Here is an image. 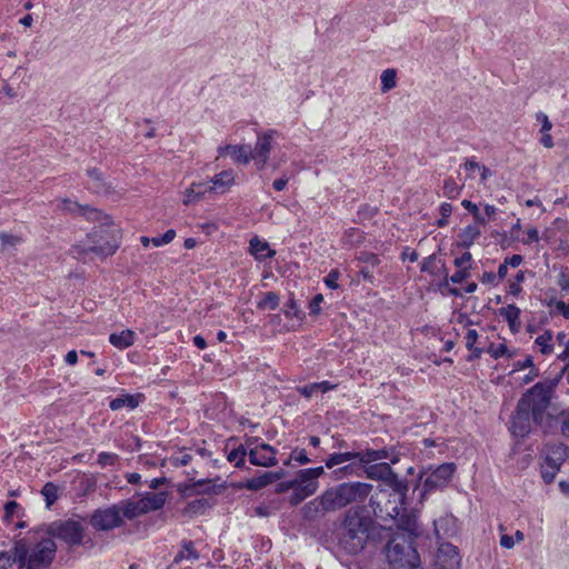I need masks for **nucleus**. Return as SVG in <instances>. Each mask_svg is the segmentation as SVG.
Listing matches in <instances>:
<instances>
[{
    "label": "nucleus",
    "instance_id": "1",
    "mask_svg": "<svg viewBox=\"0 0 569 569\" xmlns=\"http://www.w3.org/2000/svg\"><path fill=\"white\" fill-rule=\"evenodd\" d=\"M562 378V372L555 378H548L537 382L519 398L516 409L511 415L510 432L517 438L527 437L532 429V423L543 427L546 419L552 416L547 413L556 393V388Z\"/></svg>",
    "mask_w": 569,
    "mask_h": 569
},
{
    "label": "nucleus",
    "instance_id": "2",
    "mask_svg": "<svg viewBox=\"0 0 569 569\" xmlns=\"http://www.w3.org/2000/svg\"><path fill=\"white\" fill-rule=\"evenodd\" d=\"M407 506L408 501L390 496L387 489H380L379 493L369 498V507L375 517L385 523L383 528L391 530L395 527L403 533H418V515Z\"/></svg>",
    "mask_w": 569,
    "mask_h": 569
},
{
    "label": "nucleus",
    "instance_id": "3",
    "mask_svg": "<svg viewBox=\"0 0 569 569\" xmlns=\"http://www.w3.org/2000/svg\"><path fill=\"white\" fill-rule=\"evenodd\" d=\"M57 545L50 538H44L36 543L18 541L14 546V560L20 568L50 569L54 559Z\"/></svg>",
    "mask_w": 569,
    "mask_h": 569
},
{
    "label": "nucleus",
    "instance_id": "4",
    "mask_svg": "<svg viewBox=\"0 0 569 569\" xmlns=\"http://www.w3.org/2000/svg\"><path fill=\"white\" fill-rule=\"evenodd\" d=\"M456 469L453 462H443L438 466L430 465L427 468H422L413 487V491H419V502L423 503L429 495L447 488Z\"/></svg>",
    "mask_w": 569,
    "mask_h": 569
},
{
    "label": "nucleus",
    "instance_id": "5",
    "mask_svg": "<svg viewBox=\"0 0 569 569\" xmlns=\"http://www.w3.org/2000/svg\"><path fill=\"white\" fill-rule=\"evenodd\" d=\"M418 536H390L385 553L392 569H413L420 566V556L416 549Z\"/></svg>",
    "mask_w": 569,
    "mask_h": 569
},
{
    "label": "nucleus",
    "instance_id": "6",
    "mask_svg": "<svg viewBox=\"0 0 569 569\" xmlns=\"http://www.w3.org/2000/svg\"><path fill=\"white\" fill-rule=\"evenodd\" d=\"M373 486L368 482H342L326 490V503L333 511L340 510L351 503L362 505L370 496Z\"/></svg>",
    "mask_w": 569,
    "mask_h": 569
},
{
    "label": "nucleus",
    "instance_id": "7",
    "mask_svg": "<svg viewBox=\"0 0 569 569\" xmlns=\"http://www.w3.org/2000/svg\"><path fill=\"white\" fill-rule=\"evenodd\" d=\"M88 247L86 251L101 257L112 256L119 248L118 230L109 222H102L87 234Z\"/></svg>",
    "mask_w": 569,
    "mask_h": 569
},
{
    "label": "nucleus",
    "instance_id": "8",
    "mask_svg": "<svg viewBox=\"0 0 569 569\" xmlns=\"http://www.w3.org/2000/svg\"><path fill=\"white\" fill-rule=\"evenodd\" d=\"M376 519L366 505H356L346 510L341 526L347 533H373L378 528Z\"/></svg>",
    "mask_w": 569,
    "mask_h": 569
},
{
    "label": "nucleus",
    "instance_id": "9",
    "mask_svg": "<svg viewBox=\"0 0 569 569\" xmlns=\"http://www.w3.org/2000/svg\"><path fill=\"white\" fill-rule=\"evenodd\" d=\"M126 500L106 508L97 509L90 517L89 523L97 531H110L124 523Z\"/></svg>",
    "mask_w": 569,
    "mask_h": 569
},
{
    "label": "nucleus",
    "instance_id": "10",
    "mask_svg": "<svg viewBox=\"0 0 569 569\" xmlns=\"http://www.w3.org/2000/svg\"><path fill=\"white\" fill-rule=\"evenodd\" d=\"M168 498L166 491L147 492L139 500L126 499L124 517L132 520L141 515L161 509Z\"/></svg>",
    "mask_w": 569,
    "mask_h": 569
},
{
    "label": "nucleus",
    "instance_id": "11",
    "mask_svg": "<svg viewBox=\"0 0 569 569\" xmlns=\"http://www.w3.org/2000/svg\"><path fill=\"white\" fill-rule=\"evenodd\" d=\"M436 536L437 550L432 555V569H459L461 557L456 546L440 542Z\"/></svg>",
    "mask_w": 569,
    "mask_h": 569
},
{
    "label": "nucleus",
    "instance_id": "12",
    "mask_svg": "<svg viewBox=\"0 0 569 569\" xmlns=\"http://www.w3.org/2000/svg\"><path fill=\"white\" fill-rule=\"evenodd\" d=\"M86 519L73 516L68 519H58L51 523H43L32 530V533H83L86 529ZM28 533H31L29 531Z\"/></svg>",
    "mask_w": 569,
    "mask_h": 569
},
{
    "label": "nucleus",
    "instance_id": "13",
    "mask_svg": "<svg viewBox=\"0 0 569 569\" xmlns=\"http://www.w3.org/2000/svg\"><path fill=\"white\" fill-rule=\"evenodd\" d=\"M359 466L366 467L369 463L380 460H389L390 463L396 465L400 461V451L397 446L383 447L380 449L366 448L358 451Z\"/></svg>",
    "mask_w": 569,
    "mask_h": 569
},
{
    "label": "nucleus",
    "instance_id": "14",
    "mask_svg": "<svg viewBox=\"0 0 569 569\" xmlns=\"http://www.w3.org/2000/svg\"><path fill=\"white\" fill-rule=\"evenodd\" d=\"M274 130H269L263 133H259L257 142L253 149L250 148L251 158L254 160L256 166L259 170H262L269 159L271 151V142L273 139Z\"/></svg>",
    "mask_w": 569,
    "mask_h": 569
},
{
    "label": "nucleus",
    "instance_id": "15",
    "mask_svg": "<svg viewBox=\"0 0 569 569\" xmlns=\"http://www.w3.org/2000/svg\"><path fill=\"white\" fill-rule=\"evenodd\" d=\"M222 488V486L214 485L210 479H201L192 483L183 485L179 488V491L187 498L192 496L211 497L212 495L220 493Z\"/></svg>",
    "mask_w": 569,
    "mask_h": 569
},
{
    "label": "nucleus",
    "instance_id": "16",
    "mask_svg": "<svg viewBox=\"0 0 569 569\" xmlns=\"http://www.w3.org/2000/svg\"><path fill=\"white\" fill-rule=\"evenodd\" d=\"M277 450L268 445L260 443L248 451L249 461L253 466L273 467L278 463Z\"/></svg>",
    "mask_w": 569,
    "mask_h": 569
},
{
    "label": "nucleus",
    "instance_id": "17",
    "mask_svg": "<svg viewBox=\"0 0 569 569\" xmlns=\"http://www.w3.org/2000/svg\"><path fill=\"white\" fill-rule=\"evenodd\" d=\"M62 210L83 216L89 221L109 222V217L104 216L100 210L68 199L62 201Z\"/></svg>",
    "mask_w": 569,
    "mask_h": 569
},
{
    "label": "nucleus",
    "instance_id": "18",
    "mask_svg": "<svg viewBox=\"0 0 569 569\" xmlns=\"http://www.w3.org/2000/svg\"><path fill=\"white\" fill-rule=\"evenodd\" d=\"M326 491L322 492L321 496L315 498L313 500L307 502L302 507L303 518L307 520H316L323 517L327 512H333L331 507H328L326 503Z\"/></svg>",
    "mask_w": 569,
    "mask_h": 569
},
{
    "label": "nucleus",
    "instance_id": "19",
    "mask_svg": "<svg viewBox=\"0 0 569 569\" xmlns=\"http://www.w3.org/2000/svg\"><path fill=\"white\" fill-rule=\"evenodd\" d=\"M337 539V545L340 551L346 555L359 553L367 542L369 536H330Z\"/></svg>",
    "mask_w": 569,
    "mask_h": 569
},
{
    "label": "nucleus",
    "instance_id": "20",
    "mask_svg": "<svg viewBox=\"0 0 569 569\" xmlns=\"http://www.w3.org/2000/svg\"><path fill=\"white\" fill-rule=\"evenodd\" d=\"M569 456V449L563 443H551L546 446L545 465L560 468Z\"/></svg>",
    "mask_w": 569,
    "mask_h": 569
},
{
    "label": "nucleus",
    "instance_id": "21",
    "mask_svg": "<svg viewBox=\"0 0 569 569\" xmlns=\"http://www.w3.org/2000/svg\"><path fill=\"white\" fill-rule=\"evenodd\" d=\"M284 476L283 470L279 471H263L259 476L248 479L244 483V488L250 491H258L268 485L280 480Z\"/></svg>",
    "mask_w": 569,
    "mask_h": 569
},
{
    "label": "nucleus",
    "instance_id": "22",
    "mask_svg": "<svg viewBox=\"0 0 569 569\" xmlns=\"http://www.w3.org/2000/svg\"><path fill=\"white\" fill-rule=\"evenodd\" d=\"M391 465L392 463L388 462L369 463L366 467H362V471L366 473L368 479L382 481L385 483L395 472Z\"/></svg>",
    "mask_w": 569,
    "mask_h": 569
},
{
    "label": "nucleus",
    "instance_id": "23",
    "mask_svg": "<svg viewBox=\"0 0 569 569\" xmlns=\"http://www.w3.org/2000/svg\"><path fill=\"white\" fill-rule=\"evenodd\" d=\"M383 485L388 488L387 493L400 498L401 500L408 501L409 482L407 479L399 478L396 471L387 479Z\"/></svg>",
    "mask_w": 569,
    "mask_h": 569
},
{
    "label": "nucleus",
    "instance_id": "24",
    "mask_svg": "<svg viewBox=\"0 0 569 569\" xmlns=\"http://www.w3.org/2000/svg\"><path fill=\"white\" fill-rule=\"evenodd\" d=\"M218 152L220 156L229 154L236 162L244 164L252 160L249 146L227 144L224 147H219Z\"/></svg>",
    "mask_w": 569,
    "mask_h": 569
},
{
    "label": "nucleus",
    "instance_id": "25",
    "mask_svg": "<svg viewBox=\"0 0 569 569\" xmlns=\"http://www.w3.org/2000/svg\"><path fill=\"white\" fill-rule=\"evenodd\" d=\"M144 399L142 393H122L119 397L112 399L109 402V408L113 411L120 410L122 408H128L130 410L136 409L140 402Z\"/></svg>",
    "mask_w": 569,
    "mask_h": 569
},
{
    "label": "nucleus",
    "instance_id": "26",
    "mask_svg": "<svg viewBox=\"0 0 569 569\" xmlns=\"http://www.w3.org/2000/svg\"><path fill=\"white\" fill-rule=\"evenodd\" d=\"M208 192H212L210 189V182L202 181V182H193L191 186L186 190L184 198H183V204L190 206L192 203L198 202L203 198V196Z\"/></svg>",
    "mask_w": 569,
    "mask_h": 569
},
{
    "label": "nucleus",
    "instance_id": "27",
    "mask_svg": "<svg viewBox=\"0 0 569 569\" xmlns=\"http://www.w3.org/2000/svg\"><path fill=\"white\" fill-rule=\"evenodd\" d=\"M212 192L224 193L234 182V173L232 170H223L213 176L209 181Z\"/></svg>",
    "mask_w": 569,
    "mask_h": 569
},
{
    "label": "nucleus",
    "instance_id": "28",
    "mask_svg": "<svg viewBox=\"0 0 569 569\" xmlns=\"http://www.w3.org/2000/svg\"><path fill=\"white\" fill-rule=\"evenodd\" d=\"M306 471L307 469L299 470L297 479L289 481V485L290 487L299 485L301 486V490H305V496H311L318 489V481L313 478L311 473H307Z\"/></svg>",
    "mask_w": 569,
    "mask_h": 569
},
{
    "label": "nucleus",
    "instance_id": "29",
    "mask_svg": "<svg viewBox=\"0 0 569 569\" xmlns=\"http://www.w3.org/2000/svg\"><path fill=\"white\" fill-rule=\"evenodd\" d=\"M250 253L259 261L270 259L276 254L274 250L269 248V243L260 240L257 236L250 240Z\"/></svg>",
    "mask_w": 569,
    "mask_h": 569
},
{
    "label": "nucleus",
    "instance_id": "30",
    "mask_svg": "<svg viewBox=\"0 0 569 569\" xmlns=\"http://www.w3.org/2000/svg\"><path fill=\"white\" fill-rule=\"evenodd\" d=\"M520 309L513 303L508 305L507 307H502L498 310L499 316L506 319L511 332L513 333L518 332L520 328Z\"/></svg>",
    "mask_w": 569,
    "mask_h": 569
},
{
    "label": "nucleus",
    "instance_id": "31",
    "mask_svg": "<svg viewBox=\"0 0 569 569\" xmlns=\"http://www.w3.org/2000/svg\"><path fill=\"white\" fill-rule=\"evenodd\" d=\"M216 505L213 497H201L189 501L186 507V512L189 515H203L207 510Z\"/></svg>",
    "mask_w": 569,
    "mask_h": 569
},
{
    "label": "nucleus",
    "instance_id": "32",
    "mask_svg": "<svg viewBox=\"0 0 569 569\" xmlns=\"http://www.w3.org/2000/svg\"><path fill=\"white\" fill-rule=\"evenodd\" d=\"M435 533H453L458 530V519L451 515L446 513L433 521Z\"/></svg>",
    "mask_w": 569,
    "mask_h": 569
},
{
    "label": "nucleus",
    "instance_id": "33",
    "mask_svg": "<svg viewBox=\"0 0 569 569\" xmlns=\"http://www.w3.org/2000/svg\"><path fill=\"white\" fill-rule=\"evenodd\" d=\"M134 338H136V333L132 330L127 329V330H122L119 333H111L109 336V342L113 347L122 350V349H127V348L131 347L134 342Z\"/></svg>",
    "mask_w": 569,
    "mask_h": 569
},
{
    "label": "nucleus",
    "instance_id": "34",
    "mask_svg": "<svg viewBox=\"0 0 569 569\" xmlns=\"http://www.w3.org/2000/svg\"><path fill=\"white\" fill-rule=\"evenodd\" d=\"M89 177L88 189L94 193H102L107 191V183L102 177V173L97 168H90L87 170Z\"/></svg>",
    "mask_w": 569,
    "mask_h": 569
},
{
    "label": "nucleus",
    "instance_id": "35",
    "mask_svg": "<svg viewBox=\"0 0 569 569\" xmlns=\"http://www.w3.org/2000/svg\"><path fill=\"white\" fill-rule=\"evenodd\" d=\"M481 231L477 226L469 224L459 233L458 247L469 249L475 240L480 236Z\"/></svg>",
    "mask_w": 569,
    "mask_h": 569
},
{
    "label": "nucleus",
    "instance_id": "36",
    "mask_svg": "<svg viewBox=\"0 0 569 569\" xmlns=\"http://www.w3.org/2000/svg\"><path fill=\"white\" fill-rule=\"evenodd\" d=\"M358 460L359 455L358 451H347V452H335L329 455V457L325 460V465L327 468L331 469L335 466L345 463L347 461Z\"/></svg>",
    "mask_w": 569,
    "mask_h": 569
},
{
    "label": "nucleus",
    "instance_id": "37",
    "mask_svg": "<svg viewBox=\"0 0 569 569\" xmlns=\"http://www.w3.org/2000/svg\"><path fill=\"white\" fill-rule=\"evenodd\" d=\"M441 270L443 274V281L440 283L441 287H447L449 281H451L455 284L462 283L466 279L470 277L469 268L459 269L451 277H448L445 263L441 264Z\"/></svg>",
    "mask_w": 569,
    "mask_h": 569
},
{
    "label": "nucleus",
    "instance_id": "38",
    "mask_svg": "<svg viewBox=\"0 0 569 569\" xmlns=\"http://www.w3.org/2000/svg\"><path fill=\"white\" fill-rule=\"evenodd\" d=\"M248 455L247 448L243 445L232 449L228 455L227 459L229 462H233L234 467L241 469L246 465V456Z\"/></svg>",
    "mask_w": 569,
    "mask_h": 569
},
{
    "label": "nucleus",
    "instance_id": "39",
    "mask_svg": "<svg viewBox=\"0 0 569 569\" xmlns=\"http://www.w3.org/2000/svg\"><path fill=\"white\" fill-rule=\"evenodd\" d=\"M283 313L287 318L295 317L298 320H303L306 317V313L298 307L293 293H290V297L284 305Z\"/></svg>",
    "mask_w": 569,
    "mask_h": 569
},
{
    "label": "nucleus",
    "instance_id": "40",
    "mask_svg": "<svg viewBox=\"0 0 569 569\" xmlns=\"http://www.w3.org/2000/svg\"><path fill=\"white\" fill-rule=\"evenodd\" d=\"M280 298L278 293L273 291L266 292L263 298L257 303V308L260 310H276L279 307Z\"/></svg>",
    "mask_w": 569,
    "mask_h": 569
},
{
    "label": "nucleus",
    "instance_id": "41",
    "mask_svg": "<svg viewBox=\"0 0 569 569\" xmlns=\"http://www.w3.org/2000/svg\"><path fill=\"white\" fill-rule=\"evenodd\" d=\"M198 559L197 552L193 550L191 541H183L182 549L176 555L173 562L179 563L182 560H196Z\"/></svg>",
    "mask_w": 569,
    "mask_h": 569
},
{
    "label": "nucleus",
    "instance_id": "42",
    "mask_svg": "<svg viewBox=\"0 0 569 569\" xmlns=\"http://www.w3.org/2000/svg\"><path fill=\"white\" fill-rule=\"evenodd\" d=\"M59 488L53 482H47L42 489L41 495L44 497L46 506L50 508L58 500Z\"/></svg>",
    "mask_w": 569,
    "mask_h": 569
},
{
    "label": "nucleus",
    "instance_id": "43",
    "mask_svg": "<svg viewBox=\"0 0 569 569\" xmlns=\"http://www.w3.org/2000/svg\"><path fill=\"white\" fill-rule=\"evenodd\" d=\"M396 78H397V72L395 69H386L385 71H382L381 73V91L383 93L390 91L391 89H393L397 84L396 82Z\"/></svg>",
    "mask_w": 569,
    "mask_h": 569
},
{
    "label": "nucleus",
    "instance_id": "44",
    "mask_svg": "<svg viewBox=\"0 0 569 569\" xmlns=\"http://www.w3.org/2000/svg\"><path fill=\"white\" fill-rule=\"evenodd\" d=\"M361 471H362V466H359V462L358 463L351 462V463L346 465L339 469H336L333 471V473H335L336 478H342L346 476L360 477Z\"/></svg>",
    "mask_w": 569,
    "mask_h": 569
},
{
    "label": "nucleus",
    "instance_id": "45",
    "mask_svg": "<svg viewBox=\"0 0 569 569\" xmlns=\"http://www.w3.org/2000/svg\"><path fill=\"white\" fill-rule=\"evenodd\" d=\"M437 261L438 259L435 253L425 258L420 266L421 272H427L431 276H437L440 271L442 272L441 268L437 267Z\"/></svg>",
    "mask_w": 569,
    "mask_h": 569
},
{
    "label": "nucleus",
    "instance_id": "46",
    "mask_svg": "<svg viewBox=\"0 0 569 569\" xmlns=\"http://www.w3.org/2000/svg\"><path fill=\"white\" fill-rule=\"evenodd\" d=\"M552 340V333L551 331L547 330L542 335L538 336L536 338V345L540 347V352L542 355H549L552 352V345H550V341Z\"/></svg>",
    "mask_w": 569,
    "mask_h": 569
},
{
    "label": "nucleus",
    "instance_id": "47",
    "mask_svg": "<svg viewBox=\"0 0 569 569\" xmlns=\"http://www.w3.org/2000/svg\"><path fill=\"white\" fill-rule=\"evenodd\" d=\"M461 189L462 187L458 186L452 178H448L443 182V194L449 199H456L460 194Z\"/></svg>",
    "mask_w": 569,
    "mask_h": 569
},
{
    "label": "nucleus",
    "instance_id": "48",
    "mask_svg": "<svg viewBox=\"0 0 569 569\" xmlns=\"http://www.w3.org/2000/svg\"><path fill=\"white\" fill-rule=\"evenodd\" d=\"M487 352L493 358L499 359L503 356H507L508 358H511L513 353L509 352L507 346L505 343H490V346L487 349Z\"/></svg>",
    "mask_w": 569,
    "mask_h": 569
},
{
    "label": "nucleus",
    "instance_id": "49",
    "mask_svg": "<svg viewBox=\"0 0 569 569\" xmlns=\"http://www.w3.org/2000/svg\"><path fill=\"white\" fill-rule=\"evenodd\" d=\"M21 239L19 237L0 233V246L2 251H7L11 248H14L18 243H20Z\"/></svg>",
    "mask_w": 569,
    "mask_h": 569
},
{
    "label": "nucleus",
    "instance_id": "50",
    "mask_svg": "<svg viewBox=\"0 0 569 569\" xmlns=\"http://www.w3.org/2000/svg\"><path fill=\"white\" fill-rule=\"evenodd\" d=\"M119 459V456L112 452H100L98 456V463L101 468L113 466Z\"/></svg>",
    "mask_w": 569,
    "mask_h": 569
},
{
    "label": "nucleus",
    "instance_id": "51",
    "mask_svg": "<svg viewBox=\"0 0 569 569\" xmlns=\"http://www.w3.org/2000/svg\"><path fill=\"white\" fill-rule=\"evenodd\" d=\"M560 468L548 467V465L541 463V477L546 483L553 482Z\"/></svg>",
    "mask_w": 569,
    "mask_h": 569
},
{
    "label": "nucleus",
    "instance_id": "52",
    "mask_svg": "<svg viewBox=\"0 0 569 569\" xmlns=\"http://www.w3.org/2000/svg\"><path fill=\"white\" fill-rule=\"evenodd\" d=\"M323 302V296L321 293H317L311 301L309 302V313L310 316L317 317L321 312V303Z\"/></svg>",
    "mask_w": 569,
    "mask_h": 569
},
{
    "label": "nucleus",
    "instance_id": "53",
    "mask_svg": "<svg viewBox=\"0 0 569 569\" xmlns=\"http://www.w3.org/2000/svg\"><path fill=\"white\" fill-rule=\"evenodd\" d=\"M176 237V231L173 229L167 230L162 236L154 237L151 239L154 247H160L167 243H170Z\"/></svg>",
    "mask_w": 569,
    "mask_h": 569
},
{
    "label": "nucleus",
    "instance_id": "54",
    "mask_svg": "<svg viewBox=\"0 0 569 569\" xmlns=\"http://www.w3.org/2000/svg\"><path fill=\"white\" fill-rule=\"evenodd\" d=\"M290 460H295V461L299 462L300 465H306V463L310 462V459L308 458L306 450L298 449V448H296L291 452L289 460L286 461L284 465H289Z\"/></svg>",
    "mask_w": 569,
    "mask_h": 569
},
{
    "label": "nucleus",
    "instance_id": "55",
    "mask_svg": "<svg viewBox=\"0 0 569 569\" xmlns=\"http://www.w3.org/2000/svg\"><path fill=\"white\" fill-rule=\"evenodd\" d=\"M525 280V274L522 271H518L515 281L509 282V293L512 296H518L522 288L521 282Z\"/></svg>",
    "mask_w": 569,
    "mask_h": 569
},
{
    "label": "nucleus",
    "instance_id": "56",
    "mask_svg": "<svg viewBox=\"0 0 569 569\" xmlns=\"http://www.w3.org/2000/svg\"><path fill=\"white\" fill-rule=\"evenodd\" d=\"M357 259L360 262L371 264L372 267L379 264V262H380L378 254H376L373 252H368V251L360 252L359 256L357 257Z\"/></svg>",
    "mask_w": 569,
    "mask_h": 569
},
{
    "label": "nucleus",
    "instance_id": "57",
    "mask_svg": "<svg viewBox=\"0 0 569 569\" xmlns=\"http://www.w3.org/2000/svg\"><path fill=\"white\" fill-rule=\"evenodd\" d=\"M59 537L62 538L64 540V542L67 545H69L70 547L87 543L90 540L89 539L90 536H59Z\"/></svg>",
    "mask_w": 569,
    "mask_h": 569
},
{
    "label": "nucleus",
    "instance_id": "58",
    "mask_svg": "<svg viewBox=\"0 0 569 569\" xmlns=\"http://www.w3.org/2000/svg\"><path fill=\"white\" fill-rule=\"evenodd\" d=\"M557 284L560 287L561 291L569 292V272L568 268H561V271L558 276Z\"/></svg>",
    "mask_w": 569,
    "mask_h": 569
},
{
    "label": "nucleus",
    "instance_id": "59",
    "mask_svg": "<svg viewBox=\"0 0 569 569\" xmlns=\"http://www.w3.org/2000/svg\"><path fill=\"white\" fill-rule=\"evenodd\" d=\"M339 271L333 269L331 270L323 279L326 286L330 289H338V280H339Z\"/></svg>",
    "mask_w": 569,
    "mask_h": 569
},
{
    "label": "nucleus",
    "instance_id": "60",
    "mask_svg": "<svg viewBox=\"0 0 569 569\" xmlns=\"http://www.w3.org/2000/svg\"><path fill=\"white\" fill-rule=\"evenodd\" d=\"M523 536H501L500 545L503 548L510 549L516 543L522 540Z\"/></svg>",
    "mask_w": 569,
    "mask_h": 569
},
{
    "label": "nucleus",
    "instance_id": "61",
    "mask_svg": "<svg viewBox=\"0 0 569 569\" xmlns=\"http://www.w3.org/2000/svg\"><path fill=\"white\" fill-rule=\"evenodd\" d=\"M472 260V256L469 251H466L460 257L456 258L453 263L458 269L469 268L470 266H466Z\"/></svg>",
    "mask_w": 569,
    "mask_h": 569
},
{
    "label": "nucleus",
    "instance_id": "62",
    "mask_svg": "<svg viewBox=\"0 0 569 569\" xmlns=\"http://www.w3.org/2000/svg\"><path fill=\"white\" fill-rule=\"evenodd\" d=\"M20 508V506L13 501L10 500L4 505V520L9 521L13 517V515L17 512V510Z\"/></svg>",
    "mask_w": 569,
    "mask_h": 569
},
{
    "label": "nucleus",
    "instance_id": "63",
    "mask_svg": "<svg viewBox=\"0 0 569 569\" xmlns=\"http://www.w3.org/2000/svg\"><path fill=\"white\" fill-rule=\"evenodd\" d=\"M536 119L541 122V132H549L552 129V123L546 113L538 112Z\"/></svg>",
    "mask_w": 569,
    "mask_h": 569
},
{
    "label": "nucleus",
    "instance_id": "64",
    "mask_svg": "<svg viewBox=\"0 0 569 569\" xmlns=\"http://www.w3.org/2000/svg\"><path fill=\"white\" fill-rule=\"evenodd\" d=\"M561 433L569 438V410L561 412Z\"/></svg>",
    "mask_w": 569,
    "mask_h": 569
}]
</instances>
